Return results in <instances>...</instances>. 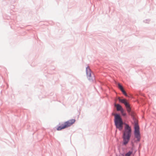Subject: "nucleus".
Returning a JSON list of instances; mask_svg holds the SVG:
<instances>
[{
    "label": "nucleus",
    "mask_w": 156,
    "mask_h": 156,
    "mask_svg": "<svg viewBox=\"0 0 156 156\" xmlns=\"http://www.w3.org/2000/svg\"><path fill=\"white\" fill-rule=\"evenodd\" d=\"M118 87L121 90L123 89L122 86L119 83H118Z\"/></svg>",
    "instance_id": "1a4fd4ad"
},
{
    "label": "nucleus",
    "mask_w": 156,
    "mask_h": 156,
    "mask_svg": "<svg viewBox=\"0 0 156 156\" xmlns=\"http://www.w3.org/2000/svg\"><path fill=\"white\" fill-rule=\"evenodd\" d=\"M134 136L136 139V141H139L140 138V135L139 130V127L137 123H135L134 126Z\"/></svg>",
    "instance_id": "20e7f679"
},
{
    "label": "nucleus",
    "mask_w": 156,
    "mask_h": 156,
    "mask_svg": "<svg viewBox=\"0 0 156 156\" xmlns=\"http://www.w3.org/2000/svg\"><path fill=\"white\" fill-rule=\"evenodd\" d=\"M122 92L123 93V94L126 96H127V94L126 93V92L125 91L123 90V89L122 90H121Z\"/></svg>",
    "instance_id": "9b49d317"
},
{
    "label": "nucleus",
    "mask_w": 156,
    "mask_h": 156,
    "mask_svg": "<svg viewBox=\"0 0 156 156\" xmlns=\"http://www.w3.org/2000/svg\"><path fill=\"white\" fill-rule=\"evenodd\" d=\"M124 130L122 136L123 143L124 145H126L129 142L132 134L131 128L129 126L125 124Z\"/></svg>",
    "instance_id": "f257e3e1"
},
{
    "label": "nucleus",
    "mask_w": 156,
    "mask_h": 156,
    "mask_svg": "<svg viewBox=\"0 0 156 156\" xmlns=\"http://www.w3.org/2000/svg\"><path fill=\"white\" fill-rule=\"evenodd\" d=\"M132 153V151H129L125 154V156H130Z\"/></svg>",
    "instance_id": "6e6552de"
},
{
    "label": "nucleus",
    "mask_w": 156,
    "mask_h": 156,
    "mask_svg": "<svg viewBox=\"0 0 156 156\" xmlns=\"http://www.w3.org/2000/svg\"><path fill=\"white\" fill-rule=\"evenodd\" d=\"M115 106L116 108V110L117 111H121L122 110H123V109L122 108V107L119 104H115Z\"/></svg>",
    "instance_id": "0eeeda50"
},
{
    "label": "nucleus",
    "mask_w": 156,
    "mask_h": 156,
    "mask_svg": "<svg viewBox=\"0 0 156 156\" xmlns=\"http://www.w3.org/2000/svg\"><path fill=\"white\" fill-rule=\"evenodd\" d=\"M115 122L116 127L119 130H121L122 128L123 123L122 120L119 115L116 114L115 115Z\"/></svg>",
    "instance_id": "7ed1b4c3"
},
{
    "label": "nucleus",
    "mask_w": 156,
    "mask_h": 156,
    "mask_svg": "<svg viewBox=\"0 0 156 156\" xmlns=\"http://www.w3.org/2000/svg\"><path fill=\"white\" fill-rule=\"evenodd\" d=\"M121 114L123 116H125L126 115V114L125 112H124L123 109L122 110V111H121Z\"/></svg>",
    "instance_id": "9d476101"
},
{
    "label": "nucleus",
    "mask_w": 156,
    "mask_h": 156,
    "mask_svg": "<svg viewBox=\"0 0 156 156\" xmlns=\"http://www.w3.org/2000/svg\"><path fill=\"white\" fill-rule=\"evenodd\" d=\"M75 121L76 120L74 119L69 120L64 122L61 126H58L57 128V130L58 131H60L70 127L73 124Z\"/></svg>",
    "instance_id": "f03ea898"
},
{
    "label": "nucleus",
    "mask_w": 156,
    "mask_h": 156,
    "mask_svg": "<svg viewBox=\"0 0 156 156\" xmlns=\"http://www.w3.org/2000/svg\"><path fill=\"white\" fill-rule=\"evenodd\" d=\"M118 99L119 101L121 103H123L125 105L127 111L129 112V114L131 112V108L129 104L127 102L126 100L125 99H121L120 98H118Z\"/></svg>",
    "instance_id": "39448f33"
},
{
    "label": "nucleus",
    "mask_w": 156,
    "mask_h": 156,
    "mask_svg": "<svg viewBox=\"0 0 156 156\" xmlns=\"http://www.w3.org/2000/svg\"><path fill=\"white\" fill-rule=\"evenodd\" d=\"M86 73L87 77H90L91 76V71L90 69L88 67H87L86 69Z\"/></svg>",
    "instance_id": "423d86ee"
}]
</instances>
